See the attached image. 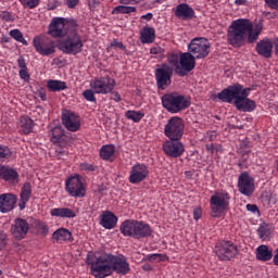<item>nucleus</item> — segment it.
Wrapping results in <instances>:
<instances>
[{
	"instance_id": "obj_42",
	"label": "nucleus",
	"mask_w": 278,
	"mask_h": 278,
	"mask_svg": "<svg viewBox=\"0 0 278 278\" xmlns=\"http://www.w3.org/2000/svg\"><path fill=\"white\" fill-rule=\"evenodd\" d=\"M24 9L35 10L40 5V0H18Z\"/></svg>"
},
{
	"instance_id": "obj_1",
	"label": "nucleus",
	"mask_w": 278,
	"mask_h": 278,
	"mask_svg": "<svg viewBox=\"0 0 278 278\" xmlns=\"http://www.w3.org/2000/svg\"><path fill=\"white\" fill-rule=\"evenodd\" d=\"M48 35L54 39L63 38L58 45L63 54L75 56L81 53L84 42L75 18L53 17L48 26Z\"/></svg>"
},
{
	"instance_id": "obj_36",
	"label": "nucleus",
	"mask_w": 278,
	"mask_h": 278,
	"mask_svg": "<svg viewBox=\"0 0 278 278\" xmlns=\"http://www.w3.org/2000/svg\"><path fill=\"white\" fill-rule=\"evenodd\" d=\"M20 127L22 128V132L28 136L34 131V119H31L29 116H22Z\"/></svg>"
},
{
	"instance_id": "obj_23",
	"label": "nucleus",
	"mask_w": 278,
	"mask_h": 278,
	"mask_svg": "<svg viewBox=\"0 0 278 278\" xmlns=\"http://www.w3.org/2000/svg\"><path fill=\"white\" fill-rule=\"evenodd\" d=\"M51 142L61 148L64 149L68 147V137L66 134H64V128L62 126H55L51 129V137H50Z\"/></svg>"
},
{
	"instance_id": "obj_31",
	"label": "nucleus",
	"mask_w": 278,
	"mask_h": 278,
	"mask_svg": "<svg viewBox=\"0 0 278 278\" xmlns=\"http://www.w3.org/2000/svg\"><path fill=\"white\" fill-rule=\"evenodd\" d=\"M155 40V29L153 27H143L140 31V41L142 45H151Z\"/></svg>"
},
{
	"instance_id": "obj_29",
	"label": "nucleus",
	"mask_w": 278,
	"mask_h": 278,
	"mask_svg": "<svg viewBox=\"0 0 278 278\" xmlns=\"http://www.w3.org/2000/svg\"><path fill=\"white\" fill-rule=\"evenodd\" d=\"M235 106L239 112L252 113L256 110V102L250 98L240 99Z\"/></svg>"
},
{
	"instance_id": "obj_33",
	"label": "nucleus",
	"mask_w": 278,
	"mask_h": 278,
	"mask_svg": "<svg viewBox=\"0 0 278 278\" xmlns=\"http://www.w3.org/2000/svg\"><path fill=\"white\" fill-rule=\"evenodd\" d=\"M17 66L20 68V78L25 83H29L30 75L29 71L27 70V62L25 61V58L23 55H20L17 58Z\"/></svg>"
},
{
	"instance_id": "obj_62",
	"label": "nucleus",
	"mask_w": 278,
	"mask_h": 278,
	"mask_svg": "<svg viewBox=\"0 0 278 278\" xmlns=\"http://www.w3.org/2000/svg\"><path fill=\"white\" fill-rule=\"evenodd\" d=\"M106 190H108V188L103 184L99 185L98 188H97V192L99 194H103V192L106 191Z\"/></svg>"
},
{
	"instance_id": "obj_45",
	"label": "nucleus",
	"mask_w": 278,
	"mask_h": 278,
	"mask_svg": "<svg viewBox=\"0 0 278 278\" xmlns=\"http://www.w3.org/2000/svg\"><path fill=\"white\" fill-rule=\"evenodd\" d=\"M12 157V150L8 146H0V161H7Z\"/></svg>"
},
{
	"instance_id": "obj_55",
	"label": "nucleus",
	"mask_w": 278,
	"mask_h": 278,
	"mask_svg": "<svg viewBox=\"0 0 278 278\" xmlns=\"http://www.w3.org/2000/svg\"><path fill=\"white\" fill-rule=\"evenodd\" d=\"M202 217V208L201 206H197L193 208V219L199 220Z\"/></svg>"
},
{
	"instance_id": "obj_14",
	"label": "nucleus",
	"mask_w": 278,
	"mask_h": 278,
	"mask_svg": "<svg viewBox=\"0 0 278 278\" xmlns=\"http://www.w3.org/2000/svg\"><path fill=\"white\" fill-rule=\"evenodd\" d=\"M241 84H233L224 88L220 92L217 93V99L223 103L236 104L241 100L240 97Z\"/></svg>"
},
{
	"instance_id": "obj_22",
	"label": "nucleus",
	"mask_w": 278,
	"mask_h": 278,
	"mask_svg": "<svg viewBox=\"0 0 278 278\" xmlns=\"http://www.w3.org/2000/svg\"><path fill=\"white\" fill-rule=\"evenodd\" d=\"M18 197L12 192L1 193L0 194V213L8 214L16 207V202Z\"/></svg>"
},
{
	"instance_id": "obj_43",
	"label": "nucleus",
	"mask_w": 278,
	"mask_h": 278,
	"mask_svg": "<svg viewBox=\"0 0 278 278\" xmlns=\"http://www.w3.org/2000/svg\"><path fill=\"white\" fill-rule=\"evenodd\" d=\"M258 236L261 239L266 240L270 238L271 231L267 225H261L257 229Z\"/></svg>"
},
{
	"instance_id": "obj_47",
	"label": "nucleus",
	"mask_w": 278,
	"mask_h": 278,
	"mask_svg": "<svg viewBox=\"0 0 278 278\" xmlns=\"http://www.w3.org/2000/svg\"><path fill=\"white\" fill-rule=\"evenodd\" d=\"M94 90L92 89H86L83 92V97L85 98L86 101L91 102V103H97V98L94 96Z\"/></svg>"
},
{
	"instance_id": "obj_9",
	"label": "nucleus",
	"mask_w": 278,
	"mask_h": 278,
	"mask_svg": "<svg viewBox=\"0 0 278 278\" xmlns=\"http://www.w3.org/2000/svg\"><path fill=\"white\" fill-rule=\"evenodd\" d=\"M211 43L204 37H195L188 45V51L197 59L204 60L208 56Z\"/></svg>"
},
{
	"instance_id": "obj_30",
	"label": "nucleus",
	"mask_w": 278,
	"mask_h": 278,
	"mask_svg": "<svg viewBox=\"0 0 278 278\" xmlns=\"http://www.w3.org/2000/svg\"><path fill=\"white\" fill-rule=\"evenodd\" d=\"M50 215L52 217H60V218H75L77 217V213L70 207H54L50 211Z\"/></svg>"
},
{
	"instance_id": "obj_28",
	"label": "nucleus",
	"mask_w": 278,
	"mask_h": 278,
	"mask_svg": "<svg viewBox=\"0 0 278 278\" xmlns=\"http://www.w3.org/2000/svg\"><path fill=\"white\" fill-rule=\"evenodd\" d=\"M52 239L55 240L56 242L74 241L73 232H71V230L64 227H60L56 230H54L52 233Z\"/></svg>"
},
{
	"instance_id": "obj_7",
	"label": "nucleus",
	"mask_w": 278,
	"mask_h": 278,
	"mask_svg": "<svg viewBox=\"0 0 278 278\" xmlns=\"http://www.w3.org/2000/svg\"><path fill=\"white\" fill-rule=\"evenodd\" d=\"M185 134V123L179 116L170 117L164 126V135L168 140H181Z\"/></svg>"
},
{
	"instance_id": "obj_25",
	"label": "nucleus",
	"mask_w": 278,
	"mask_h": 278,
	"mask_svg": "<svg viewBox=\"0 0 278 278\" xmlns=\"http://www.w3.org/2000/svg\"><path fill=\"white\" fill-rule=\"evenodd\" d=\"M256 53L264 59H271L273 56V40L270 38L261 39L256 43Z\"/></svg>"
},
{
	"instance_id": "obj_3",
	"label": "nucleus",
	"mask_w": 278,
	"mask_h": 278,
	"mask_svg": "<svg viewBox=\"0 0 278 278\" xmlns=\"http://www.w3.org/2000/svg\"><path fill=\"white\" fill-rule=\"evenodd\" d=\"M121 233L135 240L148 239L153 233V228L144 220L128 218L119 225Z\"/></svg>"
},
{
	"instance_id": "obj_57",
	"label": "nucleus",
	"mask_w": 278,
	"mask_h": 278,
	"mask_svg": "<svg viewBox=\"0 0 278 278\" xmlns=\"http://www.w3.org/2000/svg\"><path fill=\"white\" fill-rule=\"evenodd\" d=\"M247 210L248 212H251L253 214L260 213L258 206L256 204H251V203L247 204Z\"/></svg>"
},
{
	"instance_id": "obj_6",
	"label": "nucleus",
	"mask_w": 278,
	"mask_h": 278,
	"mask_svg": "<svg viewBox=\"0 0 278 278\" xmlns=\"http://www.w3.org/2000/svg\"><path fill=\"white\" fill-rule=\"evenodd\" d=\"M211 215L213 218H220L230 204V195L226 190L216 192L211 197Z\"/></svg>"
},
{
	"instance_id": "obj_17",
	"label": "nucleus",
	"mask_w": 278,
	"mask_h": 278,
	"mask_svg": "<svg viewBox=\"0 0 278 278\" xmlns=\"http://www.w3.org/2000/svg\"><path fill=\"white\" fill-rule=\"evenodd\" d=\"M238 190L245 197H251L254 192V178L248 173L242 172L238 178Z\"/></svg>"
},
{
	"instance_id": "obj_44",
	"label": "nucleus",
	"mask_w": 278,
	"mask_h": 278,
	"mask_svg": "<svg viewBox=\"0 0 278 278\" xmlns=\"http://www.w3.org/2000/svg\"><path fill=\"white\" fill-rule=\"evenodd\" d=\"M79 168H80V170L86 172V173L98 172V165L91 164L88 162L80 163Z\"/></svg>"
},
{
	"instance_id": "obj_51",
	"label": "nucleus",
	"mask_w": 278,
	"mask_h": 278,
	"mask_svg": "<svg viewBox=\"0 0 278 278\" xmlns=\"http://www.w3.org/2000/svg\"><path fill=\"white\" fill-rule=\"evenodd\" d=\"M8 245V235L0 230V251Z\"/></svg>"
},
{
	"instance_id": "obj_39",
	"label": "nucleus",
	"mask_w": 278,
	"mask_h": 278,
	"mask_svg": "<svg viewBox=\"0 0 278 278\" xmlns=\"http://www.w3.org/2000/svg\"><path fill=\"white\" fill-rule=\"evenodd\" d=\"M165 262L168 261L167 254H162V253H152V254H147L143 258L142 262Z\"/></svg>"
},
{
	"instance_id": "obj_59",
	"label": "nucleus",
	"mask_w": 278,
	"mask_h": 278,
	"mask_svg": "<svg viewBox=\"0 0 278 278\" xmlns=\"http://www.w3.org/2000/svg\"><path fill=\"white\" fill-rule=\"evenodd\" d=\"M79 4V0H66V5L68 9H75Z\"/></svg>"
},
{
	"instance_id": "obj_18",
	"label": "nucleus",
	"mask_w": 278,
	"mask_h": 278,
	"mask_svg": "<svg viewBox=\"0 0 278 278\" xmlns=\"http://www.w3.org/2000/svg\"><path fill=\"white\" fill-rule=\"evenodd\" d=\"M195 60L197 59L194 58V55L189 51L180 53V68L179 72H177V74L180 77H186L189 73H191L194 70L197 65Z\"/></svg>"
},
{
	"instance_id": "obj_21",
	"label": "nucleus",
	"mask_w": 278,
	"mask_h": 278,
	"mask_svg": "<svg viewBox=\"0 0 278 278\" xmlns=\"http://www.w3.org/2000/svg\"><path fill=\"white\" fill-rule=\"evenodd\" d=\"M0 179L12 186H16L21 181V175L16 168L10 165H0Z\"/></svg>"
},
{
	"instance_id": "obj_56",
	"label": "nucleus",
	"mask_w": 278,
	"mask_h": 278,
	"mask_svg": "<svg viewBox=\"0 0 278 278\" xmlns=\"http://www.w3.org/2000/svg\"><path fill=\"white\" fill-rule=\"evenodd\" d=\"M253 30L261 35V33L263 30V20H260L258 22H255L253 24Z\"/></svg>"
},
{
	"instance_id": "obj_24",
	"label": "nucleus",
	"mask_w": 278,
	"mask_h": 278,
	"mask_svg": "<svg viewBox=\"0 0 278 278\" xmlns=\"http://www.w3.org/2000/svg\"><path fill=\"white\" fill-rule=\"evenodd\" d=\"M175 17L180 21H191L195 17V12L188 3H179L174 9Z\"/></svg>"
},
{
	"instance_id": "obj_15",
	"label": "nucleus",
	"mask_w": 278,
	"mask_h": 278,
	"mask_svg": "<svg viewBox=\"0 0 278 278\" xmlns=\"http://www.w3.org/2000/svg\"><path fill=\"white\" fill-rule=\"evenodd\" d=\"M185 144L180 139H166L163 143V152L169 159H179L185 153Z\"/></svg>"
},
{
	"instance_id": "obj_53",
	"label": "nucleus",
	"mask_w": 278,
	"mask_h": 278,
	"mask_svg": "<svg viewBox=\"0 0 278 278\" xmlns=\"http://www.w3.org/2000/svg\"><path fill=\"white\" fill-rule=\"evenodd\" d=\"M68 156V152L66 150L56 149L55 150V157L58 160H64V157Z\"/></svg>"
},
{
	"instance_id": "obj_11",
	"label": "nucleus",
	"mask_w": 278,
	"mask_h": 278,
	"mask_svg": "<svg viewBox=\"0 0 278 278\" xmlns=\"http://www.w3.org/2000/svg\"><path fill=\"white\" fill-rule=\"evenodd\" d=\"M91 89L94 91L96 94H110L116 87V83L114 78L110 76H102L99 78H94L90 83Z\"/></svg>"
},
{
	"instance_id": "obj_37",
	"label": "nucleus",
	"mask_w": 278,
	"mask_h": 278,
	"mask_svg": "<svg viewBox=\"0 0 278 278\" xmlns=\"http://www.w3.org/2000/svg\"><path fill=\"white\" fill-rule=\"evenodd\" d=\"M137 11L136 7L129 5H117L112 10V15H121V14H132Z\"/></svg>"
},
{
	"instance_id": "obj_27",
	"label": "nucleus",
	"mask_w": 278,
	"mask_h": 278,
	"mask_svg": "<svg viewBox=\"0 0 278 278\" xmlns=\"http://www.w3.org/2000/svg\"><path fill=\"white\" fill-rule=\"evenodd\" d=\"M31 199V184L29 181L24 182L21 192H20V211H24L27 206V203Z\"/></svg>"
},
{
	"instance_id": "obj_8",
	"label": "nucleus",
	"mask_w": 278,
	"mask_h": 278,
	"mask_svg": "<svg viewBox=\"0 0 278 278\" xmlns=\"http://www.w3.org/2000/svg\"><path fill=\"white\" fill-rule=\"evenodd\" d=\"M154 71L156 87L159 90L164 91L172 85V76L174 70L166 63L157 64Z\"/></svg>"
},
{
	"instance_id": "obj_54",
	"label": "nucleus",
	"mask_w": 278,
	"mask_h": 278,
	"mask_svg": "<svg viewBox=\"0 0 278 278\" xmlns=\"http://www.w3.org/2000/svg\"><path fill=\"white\" fill-rule=\"evenodd\" d=\"M265 3L269 9L278 11V0H265Z\"/></svg>"
},
{
	"instance_id": "obj_46",
	"label": "nucleus",
	"mask_w": 278,
	"mask_h": 278,
	"mask_svg": "<svg viewBox=\"0 0 278 278\" xmlns=\"http://www.w3.org/2000/svg\"><path fill=\"white\" fill-rule=\"evenodd\" d=\"M167 61L169 63V65L176 67L177 70H180L179 63H180V55H178L177 53H172L168 58Z\"/></svg>"
},
{
	"instance_id": "obj_16",
	"label": "nucleus",
	"mask_w": 278,
	"mask_h": 278,
	"mask_svg": "<svg viewBox=\"0 0 278 278\" xmlns=\"http://www.w3.org/2000/svg\"><path fill=\"white\" fill-rule=\"evenodd\" d=\"M149 176V168L144 163H136L131 166L129 172V182L131 185H138L147 179Z\"/></svg>"
},
{
	"instance_id": "obj_34",
	"label": "nucleus",
	"mask_w": 278,
	"mask_h": 278,
	"mask_svg": "<svg viewBox=\"0 0 278 278\" xmlns=\"http://www.w3.org/2000/svg\"><path fill=\"white\" fill-rule=\"evenodd\" d=\"M115 153V147L112 143L103 144L99 151L100 159L105 162H112Z\"/></svg>"
},
{
	"instance_id": "obj_61",
	"label": "nucleus",
	"mask_w": 278,
	"mask_h": 278,
	"mask_svg": "<svg viewBox=\"0 0 278 278\" xmlns=\"http://www.w3.org/2000/svg\"><path fill=\"white\" fill-rule=\"evenodd\" d=\"M205 149H206V151H207L208 153L214 154L215 146H214V143H207V144L205 146Z\"/></svg>"
},
{
	"instance_id": "obj_5",
	"label": "nucleus",
	"mask_w": 278,
	"mask_h": 278,
	"mask_svg": "<svg viewBox=\"0 0 278 278\" xmlns=\"http://www.w3.org/2000/svg\"><path fill=\"white\" fill-rule=\"evenodd\" d=\"M162 106L170 114H178L190 108L191 101L185 94L176 91L167 92L161 98Z\"/></svg>"
},
{
	"instance_id": "obj_58",
	"label": "nucleus",
	"mask_w": 278,
	"mask_h": 278,
	"mask_svg": "<svg viewBox=\"0 0 278 278\" xmlns=\"http://www.w3.org/2000/svg\"><path fill=\"white\" fill-rule=\"evenodd\" d=\"M112 94L111 100L115 101L116 103H119L122 101V97L117 91L110 92Z\"/></svg>"
},
{
	"instance_id": "obj_38",
	"label": "nucleus",
	"mask_w": 278,
	"mask_h": 278,
	"mask_svg": "<svg viewBox=\"0 0 278 278\" xmlns=\"http://www.w3.org/2000/svg\"><path fill=\"white\" fill-rule=\"evenodd\" d=\"M125 116L127 119L132 121L137 124L144 117V113L141 111L128 110L125 113Z\"/></svg>"
},
{
	"instance_id": "obj_13",
	"label": "nucleus",
	"mask_w": 278,
	"mask_h": 278,
	"mask_svg": "<svg viewBox=\"0 0 278 278\" xmlns=\"http://www.w3.org/2000/svg\"><path fill=\"white\" fill-rule=\"evenodd\" d=\"M33 47L36 52L42 56H51L55 54V41L51 38H40V36H35L33 39Z\"/></svg>"
},
{
	"instance_id": "obj_4",
	"label": "nucleus",
	"mask_w": 278,
	"mask_h": 278,
	"mask_svg": "<svg viewBox=\"0 0 278 278\" xmlns=\"http://www.w3.org/2000/svg\"><path fill=\"white\" fill-rule=\"evenodd\" d=\"M251 29V22L248 18H238L231 22L227 29V43L240 49L247 43V31Z\"/></svg>"
},
{
	"instance_id": "obj_10",
	"label": "nucleus",
	"mask_w": 278,
	"mask_h": 278,
	"mask_svg": "<svg viewBox=\"0 0 278 278\" xmlns=\"http://www.w3.org/2000/svg\"><path fill=\"white\" fill-rule=\"evenodd\" d=\"M65 191L72 198L83 199L86 197V188L79 174H74L66 178Z\"/></svg>"
},
{
	"instance_id": "obj_50",
	"label": "nucleus",
	"mask_w": 278,
	"mask_h": 278,
	"mask_svg": "<svg viewBox=\"0 0 278 278\" xmlns=\"http://www.w3.org/2000/svg\"><path fill=\"white\" fill-rule=\"evenodd\" d=\"M165 53V50L162 47H152L150 49V54L151 55H159V56H163V54Z\"/></svg>"
},
{
	"instance_id": "obj_41",
	"label": "nucleus",
	"mask_w": 278,
	"mask_h": 278,
	"mask_svg": "<svg viewBox=\"0 0 278 278\" xmlns=\"http://www.w3.org/2000/svg\"><path fill=\"white\" fill-rule=\"evenodd\" d=\"M261 34H258V31H255L253 29V24L251 23V28H249L247 30V41L249 45H253L257 39H258V36Z\"/></svg>"
},
{
	"instance_id": "obj_26",
	"label": "nucleus",
	"mask_w": 278,
	"mask_h": 278,
	"mask_svg": "<svg viewBox=\"0 0 278 278\" xmlns=\"http://www.w3.org/2000/svg\"><path fill=\"white\" fill-rule=\"evenodd\" d=\"M118 218L117 216L112 213L111 211H105L101 214L100 217V225L108 230L114 229L117 225Z\"/></svg>"
},
{
	"instance_id": "obj_40",
	"label": "nucleus",
	"mask_w": 278,
	"mask_h": 278,
	"mask_svg": "<svg viewBox=\"0 0 278 278\" xmlns=\"http://www.w3.org/2000/svg\"><path fill=\"white\" fill-rule=\"evenodd\" d=\"M10 36L13 38L16 42L22 43L23 46L27 47L29 43L25 40V37H23V33H21L20 29H11Z\"/></svg>"
},
{
	"instance_id": "obj_63",
	"label": "nucleus",
	"mask_w": 278,
	"mask_h": 278,
	"mask_svg": "<svg viewBox=\"0 0 278 278\" xmlns=\"http://www.w3.org/2000/svg\"><path fill=\"white\" fill-rule=\"evenodd\" d=\"M152 18H153V14L152 13H147V14L141 16V20H144L147 22H150Z\"/></svg>"
},
{
	"instance_id": "obj_35",
	"label": "nucleus",
	"mask_w": 278,
	"mask_h": 278,
	"mask_svg": "<svg viewBox=\"0 0 278 278\" xmlns=\"http://www.w3.org/2000/svg\"><path fill=\"white\" fill-rule=\"evenodd\" d=\"M273 257V251L269 250L268 245L261 244L256 249V258L261 262H268Z\"/></svg>"
},
{
	"instance_id": "obj_49",
	"label": "nucleus",
	"mask_w": 278,
	"mask_h": 278,
	"mask_svg": "<svg viewBox=\"0 0 278 278\" xmlns=\"http://www.w3.org/2000/svg\"><path fill=\"white\" fill-rule=\"evenodd\" d=\"M251 91H252V88L250 87L243 88V86L241 85L240 100L249 99Z\"/></svg>"
},
{
	"instance_id": "obj_32",
	"label": "nucleus",
	"mask_w": 278,
	"mask_h": 278,
	"mask_svg": "<svg viewBox=\"0 0 278 278\" xmlns=\"http://www.w3.org/2000/svg\"><path fill=\"white\" fill-rule=\"evenodd\" d=\"M47 88L50 92H62L68 89V85L64 80L48 79Z\"/></svg>"
},
{
	"instance_id": "obj_48",
	"label": "nucleus",
	"mask_w": 278,
	"mask_h": 278,
	"mask_svg": "<svg viewBox=\"0 0 278 278\" xmlns=\"http://www.w3.org/2000/svg\"><path fill=\"white\" fill-rule=\"evenodd\" d=\"M0 20L7 23H11V22H14V16L9 11H2L0 12Z\"/></svg>"
},
{
	"instance_id": "obj_12",
	"label": "nucleus",
	"mask_w": 278,
	"mask_h": 278,
	"mask_svg": "<svg viewBox=\"0 0 278 278\" xmlns=\"http://www.w3.org/2000/svg\"><path fill=\"white\" fill-rule=\"evenodd\" d=\"M215 253L219 261L229 262L238 255V248L232 241L226 240L215 245Z\"/></svg>"
},
{
	"instance_id": "obj_2",
	"label": "nucleus",
	"mask_w": 278,
	"mask_h": 278,
	"mask_svg": "<svg viewBox=\"0 0 278 278\" xmlns=\"http://www.w3.org/2000/svg\"><path fill=\"white\" fill-rule=\"evenodd\" d=\"M86 263L90 265V271L94 278H106L113 271L125 276L130 270L129 263L124 254L115 255L105 251L96 254L93 261L89 260V255H87Z\"/></svg>"
},
{
	"instance_id": "obj_60",
	"label": "nucleus",
	"mask_w": 278,
	"mask_h": 278,
	"mask_svg": "<svg viewBox=\"0 0 278 278\" xmlns=\"http://www.w3.org/2000/svg\"><path fill=\"white\" fill-rule=\"evenodd\" d=\"M273 42V49L275 51V55L278 56V37H275L274 40H271Z\"/></svg>"
},
{
	"instance_id": "obj_64",
	"label": "nucleus",
	"mask_w": 278,
	"mask_h": 278,
	"mask_svg": "<svg viewBox=\"0 0 278 278\" xmlns=\"http://www.w3.org/2000/svg\"><path fill=\"white\" fill-rule=\"evenodd\" d=\"M274 265L278 266V248L276 249V254L274 256Z\"/></svg>"
},
{
	"instance_id": "obj_20",
	"label": "nucleus",
	"mask_w": 278,
	"mask_h": 278,
	"mask_svg": "<svg viewBox=\"0 0 278 278\" xmlns=\"http://www.w3.org/2000/svg\"><path fill=\"white\" fill-rule=\"evenodd\" d=\"M29 232V223L24 218H15L14 224L11 226V233L13 238L17 241H21L27 237Z\"/></svg>"
},
{
	"instance_id": "obj_52",
	"label": "nucleus",
	"mask_w": 278,
	"mask_h": 278,
	"mask_svg": "<svg viewBox=\"0 0 278 278\" xmlns=\"http://www.w3.org/2000/svg\"><path fill=\"white\" fill-rule=\"evenodd\" d=\"M111 48H117L122 51H126V46L123 45L122 41H119L118 39H113V41L110 43Z\"/></svg>"
},
{
	"instance_id": "obj_19",
	"label": "nucleus",
	"mask_w": 278,
	"mask_h": 278,
	"mask_svg": "<svg viewBox=\"0 0 278 278\" xmlns=\"http://www.w3.org/2000/svg\"><path fill=\"white\" fill-rule=\"evenodd\" d=\"M61 118H62V124L63 126L68 130V131H72V132H77L79 131V128H80V119L78 117L77 114H75L74 112L72 111H68V110H64L62 115H61Z\"/></svg>"
}]
</instances>
